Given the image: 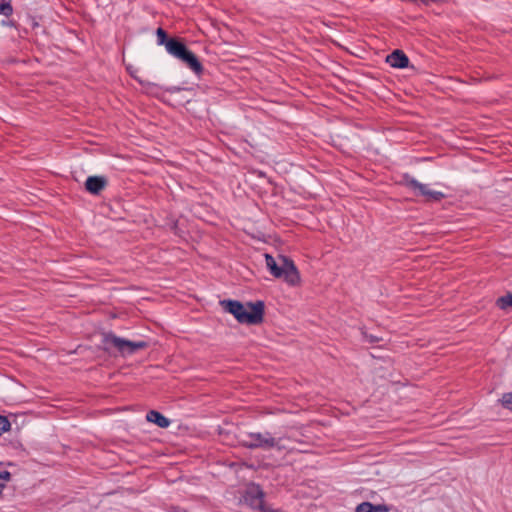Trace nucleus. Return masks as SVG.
<instances>
[{"instance_id": "13", "label": "nucleus", "mask_w": 512, "mask_h": 512, "mask_svg": "<svg viewBox=\"0 0 512 512\" xmlns=\"http://www.w3.org/2000/svg\"><path fill=\"white\" fill-rule=\"evenodd\" d=\"M156 36H157V44L158 45H164L166 47V43L170 39V38H168L166 31L159 27L156 30Z\"/></svg>"}, {"instance_id": "7", "label": "nucleus", "mask_w": 512, "mask_h": 512, "mask_svg": "<svg viewBox=\"0 0 512 512\" xmlns=\"http://www.w3.org/2000/svg\"><path fill=\"white\" fill-rule=\"evenodd\" d=\"M282 270H281V278L291 286H296L300 283V275L297 267L293 263L292 260L282 257Z\"/></svg>"}, {"instance_id": "2", "label": "nucleus", "mask_w": 512, "mask_h": 512, "mask_svg": "<svg viewBox=\"0 0 512 512\" xmlns=\"http://www.w3.org/2000/svg\"><path fill=\"white\" fill-rule=\"evenodd\" d=\"M292 438L288 435L274 437L269 431L249 432L243 434L241 444L250 449H276L278 451L293 450L291 446Z\"/></svg>"}, {"instance_id": "19", "label": "nucleus", "mask_w": 512, "mask_h": 512, "mask_svg": "<svg viewBox=\"0 0 512 512\" xmlns=\"http://www.w3.org/2000/svg\"><path fill=\"white\" fill-rule=\"evenodd\" d=\"M355 512H371L370 502H363L359 504L356 507Z\"/></svg>"}, {"instance_id": "8", "label": "nucleus", "mask_w": 512, "mask_h": 512, "mask_svg": "<svg viewBox=\"0 0 512 512\" xmlns=\"http://www.w3.org/2000/svg\"><path fill=\"white\" fill-rule=\"evenodd\" d=\"M386 62L393 68H406L409 65V58L399 49L394 50L386 57Z\"/></svg>"}, {"instance_id": "18", "label": "nucleus", "mask_w": 512, "mask_h": 512, "mask_svg": "<svg viewBox=\"0 0 512 512\" xmlns=\"http://www.w3.org/2000/svg\"><path fill=\"white\" fill-rule=\"evenodd\" d=\"M361 334L362 336L364 337V339L369 342V343H377L379 341H381L382 339L377 337V336H374L372 334H368L367 331L365 329H361Z\"/></svg>"}, {"instance_id": "10", "label": "nucleus", "mask_w": 512, "mask_h": 512, "mask_svg": "<svg viewBox=\"0 0 512 512\" xmlns=\"http://www.w3.org/2000/svg\"><path fill=\"white\" fill-rule=\"evenodd\" d=\"M146 420L148 422L156 424L160 428H167L171 421L165 417L162 413L156 410H150L146 414Z\"/></svg>"}, {"instance_id": "17", "label": "nucleus", "mask_w": 512, "mask_h": 512, "mask_svg": "<svg viewBox=\"0 0 512 512\" xmlns=\"http://www.w3.org/2000/svg\"><path fill=\"white\" fill-rule=\"evenodd\" d=\"M501 403L504 408L512 411V392L502 396Z\"/></svg>"}, {"instance_id": "15", "label": "nucleus", "mask_w": 512, "mask_h": 512, "mask_svg": "<svg viewBox=\"0 0 512 512\" xmlns=\"http://www.w3.org/2000/svg\"><path fill=\"white\" fill-rule=\"evenodd\" d=\"M0 14L9 17L13 14V7L10 2H3L0 4Z\"/></svg>"}, {"instance_id": "16", "label": "nucleus", "mask_w": 512, "mask_h": 512, "mask_svg": "<svg viewBox=\"0 0 512 512\" xmlns=\"http://www.w3.org/2000/svg\"><path fill=\"white\" fill-rule=\"evenodd\" d=\"M11 428V423L7 419V417L0 415V435L4 432L9 431Z\"/></svg>"}, {"instance_id": "20", "label": "nucleus", "mask_w": 512, "mask_h": 512, "mask_svg": "<svg viewBox=\"0 0 512 512\" xmlns=\"http://www.w3.org/2000/svg\"><path fill=\"white\" fill-rule=\"evenodd\" d=\"M371 512H389V508L386 505H373L370 503Z\"/></svg>"}, {"instance_id": "6", "label": "nucleus", "mask_w": 512, "mask_h": 512, "mask_svg": "<svg viewBox=\"0 0 512 512\" xmlns=\"http://www.w3.org/2000/svg\"><path fill=\"white\" fill-rule=\"evenodd\" d=\"M403 184L412 190L416 196H424L427 201L439 202L445 198L441 191L431 190L427 184H423L409 174L403 175Z\"/></svg>"}, {"instance_id": "1", "label": "nucleus", "mask_w": 512, "mask_h": 512, "mask_svg": "<svg viewBox=\"0 0 512 512\" xmlns=\"http://www.w3.org/2000/svg\"><path fill=\"white\" fill-rule=\"evenodd\" d=\"M221 305L241 324L258 325L263 322L265 309L263 301L248 302L244 305L237 300H223Z\"/></svg>"}, {"instance_id": "9", "label": "nucleus", "mask_w": 512, "mask_h": 512, "mask_svg": "<svg viewBox=\"0 0 512 512\" xmlns=\"http://www.w3.org/2000/svg\"><path fill=\"white\" fill-rule=\"evenodd\" d=\"M106 186L107 179L103 176H89L85 182L86 190L93 195H98Z\"/></svg>"}, {"instance_id": "5", "label": "nucleus", "mask_w": 512, "mask_h": 512, "mask_svg": "<svg viewBox=\"0 0 512 512\" xmlns=\"http://www.w3.org/2000/svg\"><path fill=\"white\" fill-rule=\"evenodd\" d=\"M266 493L260 485L254 482L248 484L241 492L239 503L259 512H264L269 506L265 502Z\"/></svg>"}, {"instance_id": "21", "label": "nucleus", "mask_w": 512, "mask_h": 512, "mask_svg": "<svg viewBox=\"0 0 512 512\" xmlns=\"http://www.w3.org/2000/svg\"><path fill=\"white\" fill-rule=\"evenodd\" d=\"M127 70L129 71L130 75H131L133 78L137 79V77L134 75V71H131L130 67H128V68H127Z\"/></svg>"}, {"instance_id": "11", "label": "nucleus", "mask_w": 512, "mask_h": 512, "mask_svg": "<svg viewBox=\"0 0 512 512\" xmlns=\"http://www.w3.org/2000/svg\"><path fill=\"white\" fill-rule=\"evenodd\" d=\"M265 262H266V267L270 271V273L276 278H281L282 265L279 266L276 263V260L274 259V257L269 254H265Z\"/></svg>"}, {"instance_id": "3", "label": "nucleus", "mask_w": 512, "mask_h": 512, "mask_svg": "<svg viewBox=\"0 0 512 512\" xmlns=\"http://www.w3.org/2000/svg\"><path fill=\"white\" fill-rule=\"evenodd\" d=\"M166 51L173 57L181 60L195 74L200 75L203 72V66L199 59L180 39L170 38L166 43Z\"/></svg>"}, {"instance_id": "4", "label": "nucleus", "mask_w": 512, "mask_h": 512, "mask_svg": "<svg viewBox=\"0 0 512 512\" xmlns=\"http://www.w3.org/2000/svg\"><path fill=\"white\" fill-rule=\"evenodd\" d=\"M103 346L104 350L111 352L115 349L122 356L132 355L138 350H142L148 347L146 341H130L115 335L112 332L105 333L103 335Z\"/></svg>"}, {"instance_id": "22", "label": "nucleus", "mask_w": 512, "mask_h": 512, "mask_svg": "<svg viewBox=\"0 0 512 512\" xmlns=\"http://www.w3.org/2000/svg\"><path fill=\"white\" fill-rule=\"evenodd\" d=\"M3 489H4V483L0 482V494L2 493Z\"/></svg>"}, {"instance_id": "23", "label": "nucleus", "mask_w": 512, "mask_h": 512, "mask_svg": "<svg viewBox=\"0 0 512 512\" xmlns=\"http://www.w3.org/2000/svg\"><path fill=\"white\" fill-rule=\"evenodd\" d=\"M2 24H3V25H11V26L13 25L12 23L5 22V21H2Z\"/></svg>"}, {"instance_id": "12", "label": "nucleus", "mask_w": 512, "mask_h": 512, "mask_svg": "<svg viewBox=\"0 0 512 512\" xmlns=\"http://www.w3.org/2000/svg\"><path fill=\"white\" fill-rule=\"evenodd\" d=\"M496 305L501 310H506L509 307H512V293H507L504 296H501L497 299Z\"/></svg>"}, {"instance_id": "14", "label": "nucleus", "mask_w": 512, "mask_h": 512, "mask_svg": "<svg viewBox=\"0 0 512 512\" xmlns=\"http://www.w3.org/2000/svg\"><path fill=\"white\" fill-rule=\"evenodd\" d=\"M7 466H12L11 462H0V480H9L11 473L6 469Z\"/></svg>"}]
</instances>
